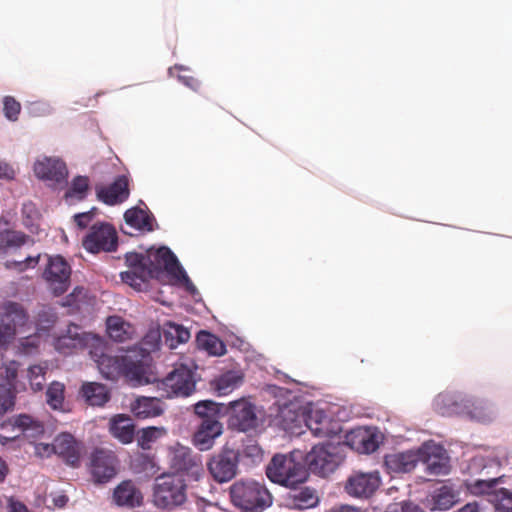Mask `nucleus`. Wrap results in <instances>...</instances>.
<instances>
[{
	"mask_svg": "<svg viewBox=\"0 0 512 512\" xmlns=\"http://www.w3.org/2000/svg\"><path fill=\"white\" fill-rule=\"evenodd\" d=\"M128 270L121 272V280L136 291H147L149 281L185 289L190 295L198 293L178 258H126Z\"/></svg>",
	"mask_w": 512,
	"mask_h": 512,
	"instance_id": "f257e3e1",
	"label": "nucleus"
},
{
	"mask_svg": "<svg viewBox=\"0 0 512 512\" xmlns=\"http://www.w3.org/2000/svg\"><path fill=\"white\" fill-rule=\"evenodd\" d=\"M90 355L96 362L102 376L108 380H118L124 377L130 382L142 384L148 382L147 374L152 357L148 349L135 346L121 355L104 353V343L98 338L90 350Z\"/></svg>",
	"mask_w": 512,
	"mask_h": 512,
	"instance_id": "f03ea898",
	"label": "nucleus"
},
{
	"mask_svg": "<svg viewBox=\"0 0 512 512\" xmlns=\"http://www.w3.org/2000/svg\"><path fill=\"white\" fill-rule=\"evenodd\" d=\"M232 504L242 512H263L270 507L273 497L263 483L240 479L229 488Z\"/></svg>",
	"mask_w": 512,
	"mask_h": 512,
	"instance_id": "7ed1b4c3",
	"label": "nucleus"
},
{
	"mask_svg": "<svg viewBox=\"0 0 512 512\" xmlns=\"http://www.w3.org/2000/svg\"><path fill=\"white\" fill-rule=\"evenodd\" d=\"M187 500V484L179 474L164 473L155 479L152 501L160 509L172 510Z\"/></svg>",
	"mask_w": 512,
	"mask_h": 512,
	"instance_id": "20e7f679",
	"label": "nucleus"
},
{
	"mask_svg": "<svg viewBox=\"0 0 512 512\" xmlns=\"http://www.w3.org/2000/svg\"><path fill=\"white\" fill-rule=\"evenodd\" d=\"M266 475L273 483L292 488L307 480L308 471L293 454H276L266 467Z\"/></svg>",
	"mask_w": 512,
	"mask_h": 512,
	"instance_id": "39448f33",
	"label": "nucleus"
},
{
	"mask_svg": "<svg viewBox=\"0 0 512 512\" xmlns=\"http://www.w3.org/2000/svg\"><path fill=\"white\" fill-rule=\"evenodd\" d=\"M196 365L179 364L158 384L162 397H187L195 391Z\"/></svg>",
	"mask_w": 512,
	"mask_h": 512,
	"instance_id": "423d86ee",
	"label": "nucleus"
},
{
	"mask_svg": "<svg viewBox=\"0 0 512 512\" xmlns=\"http://www.w3.org/2000/svg\"><path fill=\"white\" fill-rule=\"evenodd\" d=\"M119 244L115 226L106 221L93 223L82 238V246L87 253H114Z\"/></svg>",
	"mask_w": 512,
	"mask_h": 512,
	"instance_id": "0eeeda50",
	"label": "nucleus"
},
{
	"mask_svg": "<svg viewBox=\"0 0 512 512\" xmlns=\"http://www.w3.org/2000/svg\"><path fill=\"white\" fill-rule=\"evenodd\" d=\"M34 176L48 188L56 191L68 185V168L57 156H38L32 166Z\"/></svg>",
	"mask_w": 512,
	"mask_h": 512,
	"instance_id": "6e6552de",
	"label": "nucleus"
},
{
	"mask_svg": "<svg viewBox=\"0 0 512 512\" xmlns=\"http://www.w3.org/2000/svg\"><path fill=\"white\" fill-rule=\"evenodd\" d=\"M171 452V468L174 470L172 474H179L189 481H199L204 477L205 470L201 455L179 443L171 447Z\"/></svg>",
	"mask_w": 512,
	"mask_h": 512,
	"instance_id": "1a4fd4ad",
	"label": "nucleus"
},
{
	"mask_svg": "<svg viewBox=\"0 0 512 512\" xmlns=\"http://www.w3.org/2000/svg\"><path fill=\"white\" fill-rule=\"evenodd\" d=\"M28 321L24 307L13 301H6L0 307V349L6 348L15 338L17 328Z\"/></svg>",
	"mask_w": 512,
	"mask_h": 512,
	"instance_id": "9d476101",
	"label": "nucleus"
},
{
	"mask_svg": "<svg viewBox=\"0 0 512 512\" xmlns=\"http://www.w3.org/2000/svg\"><path fill=\"white\" fill-rule=\"evenodd\" d=\"M308 468L315 474L326 477L333 473L343 461L338 446L315 445L305 457Z\"/></svg>",
	"mask_w": 512,
	"mask_h": 512,
	"instance_id": "9b49d317",
	"label": "nucleus"
},
{
	"mask_svg": "<svg viewBox=\"0 0 512 512\" xmlns=\"http://www.w3.org/2000/svg\"><path fill=\"white\" fill-rule=\"evenodd\" d=\"M239 462V450L226 444L218 453L211 456L207 462V468L216 482L225 483L237 475Z\"/></svg>",
	"mask_w": 512,
	"mask_h": 512,
	"instance_id": "f8f14e48",
	"label": "nucleus"
},
{
	"mask_svg": "<svg viewBox=\"0 0 512 512\" xmlns=\"http://www.w3.org/2000/svg\"><path fill=\"white\" fill-rule=\"evenodd\" d=\"M418 461L425 465L428 475H448L451 470L450 458L442 445L433 441L425 442L418 448Z\"/></svg>",
	"mask_w": 512,
	"mask_h": 512,
	"instance_id": "ddd939ff",
	"label": "nucleus"
},
{
	"mask_svg": "<svg viewBox=\"0 0 512 512\" xmlns=\"http://www.w3.org/2000/svg\"><path fill=\"white\" fill-rule=\"evenodd\" d=\"M228 425L239 432H248L257 428L258 417L256 407L248 400L241 398L229 403L227 407Z\"/></svg>",
	"mask_w": 512,
	"mask_h": 512,
	"instance_id": "4468645a",
	"label": "nucleus"
},
{
	"mask_svg": "<svg viewBox=\"0 0 512 512\" xmlns=\"http://www.w3.org/2000/svg\"><path fill=\"white\" fill-rule=\"evenodd\" d=\"M458 502V492L448 482H435L431 490L422 500L425 508L430 511H447Z\"/></svg>",
	"mask_w": 512,
	"mask_h": 512,
	"instance_id": "2eb2a0df",
	"label": "nucleus"
},
{
	"mask_svg": "<svg viewBox=\"0 0 512 512\" xmlns=\"http://www.w3.org/2000/svg\"><path fill=\"white\" fill-rule=\"evenodd\" d=\"M95 339L98 337L82 331L80 326L71 323L64 333L54 338L53 345L58 352L70 354L74 350L90 345L91 342V346L94 347Z\"/></svg>",
	"mask_w": 512,
	"mask_h": 512,
	"instance_id": "dca6fc26",
	"label": "nucleus"
},
{
	"mask_svg": "<svg viewBox=\"0 0 512 512\" xmlns=\"http://www.w3.org/2000/svg\"><path fill=\"white\" fill-rule=\"evenodd\" d=\"M381 484L379 472H354L346 481L345 491L357 498H369Z\"/></svg>",
	"mask_w": 512,
	"mask_h": 512,
	"instance_id": "f3484780",
	"label": "nucleus"
},
{
	"mask_svg": "<svg viewBox=\"0 0 512 512\" xmlns=\"http://www.w3.org/2000/svg\"><path fill=\"white\" fill-rule=\"evenodd\" d=\"M44 277L56 296L65 293L70 284L71 267L65 258H48Z\"/></svg>",
	"mask_w": 512,
	"mask_h": 512,
	"instance_id": "a211bd4d",
	"label": "nucleus"
},
{
	"mask_svg": "<svg viewBox=\"0 0 512 512\" xmlns=\"http://www.w3.org/2000/svg\"><path fill=\"white\" fill-rule=\"evenodd\" d=\"M117 459L109 451L95 450L91 455L90 472L96 483H107L116 475Z\"/></svg>",
	"mask_w": 512,
	"mask_h": 512,
	"instance_id": "6ab92c4d",
	"label": "nucleus"
},
{
	"mask_svg": "<svg viewBox=\"0 0 512 512\" xmlns=\"http://www.w3.org/2000/svg\"><path fill=\"white\" fill-rule=\"evenodd\" d=\"M222 434L223 424L219 419L201 420L192 436V444L200 451H208Z\"/></svg>",
	"mask_w": 512,
	"mask_h": 512,
	"instance_id": "aec40b11",
	"label": "nucleus"
},
{
	"mask_svg": "<svg viewBox=\"0 0 512 512\" xmlns=\"http://www.w3.org/2000/svg\"><path fill=\"white\" fill-rule=\"evenodd\" d=\"M305 422L308 429L316 437L331 438L338 435L342 430L340 423L327 416L322 410L311 411Z\"/></svg>",
	"mask_w": 512,
	"mask_h": 512,
	"instance_id": "412c9836",
	"label": "nucleus"
},
{
	"mask_svg": "<svg viewBox=\"0 0 512 512\" xmlns=\"http://www.w3.org/2000/svg\"><path fill=\"white\" fill-rule=\"evenodd\" d=\"M124 221L130 228L142 233L152 232L156 226L155 217L142 201L125 211Z\"/></svg>",
	"mask_w": 512,
	"mask_h": 512,
	"instance_id": "4be33fe9",
	"label": "nucleus"
},
{
	"mask_svg": "<svg viewBox=\"0 0 512 512\" xmlns=\"http://www.w3.org/2000/svg\"><path fill=\"white\" fill-rule=\"evenodd\" d=\"M54 453L61 457L67 464L76 467L81 456V443L70 433H61L53 440Z\"/></svg>",
	"mask_w": 512,
	"mask_h": 512,
	"instance_id": "5701e85b",
	"label": "nucleus"
},
{
	"mask_svg": "<svg viewBox=\"0 0 512 512\" xmlns=\"http://www.w3.org/2000/svg\"><path fill=\"white\" fill-rule=\"evenodd\" d=\"M128 186V177L126 175H120L111 185L98 188L97 196L100 201L107 205H116L128 199L130 195Z\"/></svg>",
	"mask_w": 512,
	"mask_h": 512,
	"instance_id": "b1692460",
	"label": "nucleus"
},
{
	"mask_svg": "<svg viewBox=\"0 0 512 512\" xmlns=\"http://www.w3.org/2000/svg\"><path fill=\"white\" fill-rule=\"evenodd\" d=\"M346 443L359 453L369 454L379 446L378 436L368 429L357 428L346 435Z\"/></svg>",
	"mask_w": 512,
	"mask_h": 512,
	"instance_id": "393cba45",
	"label": "nucleus"
},
{
	"mask_svg": "<svg viewBox=\"0 0 512 512\" xmlns=\"http://www.w3.org/2000/svg\"><path fill=\"white\" fill-rule=\"evenodd\" d=\"M463 409V413H466L471 419L484 424L491 423L497 417L494 405L482 399H466Z\"/></svg>",
	"mask_w": 512,
	"mask_h": 512,
	"instance_id": "a878e982",
	"label": "nucleus"
},
{
	"mask_svg": "<svg viewBox=\"0 0 512 512\" xmlns=\"http://www.w3.org/2000/svg\"><path fill=\"white\" fill-rule=\"evenodd\" d=\"M133 415L140 420L155 418L163 414L162 401L157 397L140 396L130 405Z\"/></svg>",
	"mask_w": 512,
	"mask_h": 512,
	"instance_id": "bb28decb",
	"label": "nucleus"
},
{
	"mask_svg": "<svg viewBox=\"0 0 512 512\" xmlns=\"http://www.w3.org/2000/svg\"><path fill=\"white\" fill-rule=\"evenodd\" d=\"M384 463L389 473L402 474L411 472L416 467V452L409 450L388 454L384 458Z\"/></svg>",
	"mask_w": 512,
	"mask_h": 512,
	"instance_id": "cd10ccee",
	"label": "nucleus"
},
{
	"mask_svg": "<svg viewBox=\"0 0 512 512\" xmlns=\"http://www.w3.org/2000/svg\"><path fill=\"white\" fill-rule=\"evenodd\" d=\"M113 498L118 506L136 507L142 504V494L133 481H122L115 489Z\"/></svg>",
	"mask_w": 512,
	"mask_h": 512,
	"instance_id": "c85d7f7f",
	"label": "nucleus"
},
{
	"mask_svg": "<svg viewBox=\"0 0 512 512\" xmlns=\"http://www.w3.org/2000/svg\"><path fill=\"white\" fill-rule=\"evenodd\" d=\"M13 429H17L21 434L28 438H38L44 434L43 423L29 415V414H18L9 419L8 422Z\"/></svg>",
	"mask_w": 512,
	"mask_h": 512,
	"instance_id": "c756f323",
	"label": "nucleus"
},
{
	"mask_svg": "<svg viewBox=\"0 0 512 512\" xmlns=\"http://www.w3.org/2000/svg\"><path fill=\"white\" fill-rule=\"evenodd\" d=\"M106 331L115 342H125L132 339L135 329L122 317L113 315L106 319Z\"/></svg>",
	"mask_w": 512,
	"mask_h": 512,
	"instance_id": "7c9ffc66",
	"label": "nucleus"
},
{
	"mask_svg": "<svg viewBox=\"0 0 512 512\" xmlns=\"http://www.w3.org/2000/svg\"><path fill=\"white\" fill-rule=\"evenodd\" d=\"M110 432L119 441L128 444L134 439L135 427L129 416L117 414L110 420Z\"/></svg>",
	"mask_w": 512,
	"mask_h": 512,
	"instance_id": "2f4dec72",
	"label": "nucleus"
},
{
	"mask_svg": "<svg viewBox=\"0 0 512 512\" xmlns=\"http://www.w3.org/2000/svg\"><path fill=\"white\" fill-rule=\"evenodd\" d=\"M81 396L91 406H104L110 400L107 387L97 382H87L81 386Z\"/></svg>",
	"mask_w": 512,
	"mask_h": 512,
	"instance_id": "473e14b6",
	"label": "nucleus"
},
{
	"mask_svg": "<svg viewBox=\"0 0 512 512\" xmlns=\"http://www.w3.org/2000/svg\"><path fill=\"white\" fill-rule=\"evenodd\" d=\"M32 244L33 240L21 231L0 232V253L16 252L19 248Z\"/></svg>",
	"mask_w": 512,
	"mask_h": 512,
	"instance_id": "72a5a7b5",
	"label": "nucleus"
},
{
	"mask_svg": "<svg viewBox=\"0 0 512 512\" xmlns=\"http://www.w3.org/2000/svg\"><path fill=\"white\" fill-rule=\"evenodd\" d=\"M466 399L459 394L441 393L435 399V406L437 411L442 415H452L463 413V404Z\"/></svg>",
	"mask_w": 512,
	"mask_h": 512,
	"instance_id": "f704fd0d",
	"label": "nucleus"
},
{
	"mask_svg": "<svg viewBox=\"0 0 512 512\" xmlns=\"http://www.w3.org/2000/svg\"><path fill=\"white\" fill-rule=\"evenodd\" d=\"M89 192V178L87 176H76L68 185L65 193L64 200L68 205H74L83 201Z\"/></svg>",
	"mask_w": 512,
	"mask_h": 512,
	"instance_id": "c9c22d12",
	"label": "nucleus"
},
{
	"mask_svg": "<svg viewBox=\"0 0 512 512\" xmlns=\"http://www.w3.org/2000/svg\"><path fill=\"white\" fill-rule=\"evenodd\" d=\"M242 382L243 373L241 371L229 370L215 378L212 386L219 395H227Z\"/></svg>",
	"mask_w": 512,
	"mask_h": 512,
	"instance_id": "e433bc0d",
	"label": "nucleus"
},
{
	"mask_svg": "<svg viewBox=\"0 0 512 512\" xmlns=\"http://www.w3.org/2000/svg\"><path fill=\"white\" fill-rule=\"evenodd\" d=\"M291 498L294 507L300 510L316 506L319 500L315 490L309 487L294 490Z\"/></svg>",
	"mask_w": 512,
	"mask_h": 512,
	"instance_id": "4c0bfd02",
	"label": "nucleus"
},
{
	"mask_svg": "<svg viewBox=\"0 0 512 512\" xmlns=\"http://www.w3.org/2000/svg\"><path fill=\"white\" fill-rule=\"evenodd\" d=\"M65 385L61 382H52L46 391V402L53 410L64 411Z\"/></svg>",
	"mask_w": 512,
	"mask_h": 512,
	"instance_id": "58836bf2",
	"label": "nucleus"
},
{
	"mask_svg": "<svg viewBox=\"0 0 512 512\" xmlns=\"http://www.w3.org/2000/svg\"><path fill=\"white\" fill-rule=\"evenodd\" d=\"M197 341L210 355L221 356L226 352L224 343L211 333L202 332L198 335Z\"/></svg>",
	"mask_w": 512,
	"mask_h": 512,
	"instance_id": "ea45409f",
	"label": "nucleus"
},
{
	"mask_svg": "<svg viewBox=\"0 0 512 512\" xmlns=\"http://www.w3.org/2000/svg\"><path fill=\"white\" fill-rule=\"evenodd\" d=\"M490 503L496 512H512V489L499 488L491 494Z\"/></svg>",
	"mask_w": 512,
	"mask_h": 512,
	"instance_id": "a19ab883",
	"label": "nucleus"
},
{
	"mask_svg": "<svg viewBox=\"0 0 512 512\" xmlns=\"http://www.w3.org/2000/svg\"><path fill=\"white\" fill-rule=\"evenodd\" d=\"M499 482L498 478H493L489 480L477 479L473 481H466L465 486L466 489L472 494L476 496L480 495H488L489 500L491 499V494L497 490L495 487Z\"/></svg>",
	"mask_w": 512,
	"mask_h": 512,
	"instance_id": "79ce46f5",
	"label": "nucleus"
},
{
	"mask_svg": "<svg viewBox=\"0 0 512 512\" xmlns=\"http://www.w3.org/2000/svg\"><path fill=\"white\" fill-rule=\"evenodd\" d=\"M194 412L201 420L219 419L221 405L212 400L199 401L194 405Z\"/></svg>",
	"mask_w": 512,
	"mask_h": 512,
	"instance_id": "37998d69",
	"label": "nucleus"
},
{
	"mask_svg": "<svg viewBox=\"0 0 512 512\" xmlns=\"http://www.w3.org/2000/svg\"><path fill=\"white\" fill-rule=\"evenodd\" d=\"M165 434L164 428L159 427H147L141 430L138 435L137 442L138 445L143 450L151 449L152 443H154L158 438Z\"/></svg>",
	"mask_w": 512,
	"mask_h": 512,
	"instance_id": "c03bdc74",
	"label": "nucleus"
},
{
	"mask_svg": "<svg viewBox=\"0 0 512 512\" xmlns=\"http://www.w3.org/2000/svg\"><path fill=\"white\" fill-rule=\"evenodd\" d=\"M239 453L240 459L246 460L249 465H256L263 459L262 448L252 440H249Z\"/></svg>",
	"mask_w": 512,
	"mask_h": 512,
	"instance_id": "a18cd8bd",
	"label": "nucleus"
},
{
	"mask_svg": "<svg viewBox=\"0 0 512 512\" xmlns=\"http://www.w3.org/2000/svg\"><path fill=\"white\" fill-rule=\"evenodd\" d=\"M169 75L171 77H177L178 80L188 88L196 91L200 87V83L193 76L188 75L189 69L182 65H175L174 67L169 68Z\"/></svg>",
	"mask_w": 512,
	"mask_h": 512,
	"instance_id": "49530a36",
	"label": "nucleus"
},
{
	"mask_svg": "<svg viewBox=\"0 0 512 512\" xmlns=\"http://www.w3.org/2000/svg\"><path fill=\"white\" fill-rule=\"evenodd\" d=\"M41 335L39 332L23 337L19 340L17 350L23 355H34L39 352Z\"/></svg>",
	"mask_w": 512,
	"mask_h": 512,
	"instance_id": "de8ad7c7",
	"label": "nucleus"
},
{
	"mask_svg": "<svg viewBox=\"0 0 512 512\" xmlns=\"http://www.w3.org/2000/svg\"><path fill=\"white\" fill-rule=\"evenodd\" d=\"M46 368L41 365H32L28 368L27 377L30 382L31 389L34 392L41 391L45 383Z\"/></svg>",
	"mask_w": 512,
	"mask_h": 512,
	"instance_id": "09e8293b",
	"label": "nucleus"
},
{
	"mask_svg": "<svg viewBox=\"0 0 512 512\" xmlns=\"http://www.w3.org/2000/svg\"><path fill=\"white\" fill-rule=\"evenodd\" d=\"M2 112L10 122H16L21 113V104L12 96H5L2 99Z\"/></svg>",
	"mask_w": 512,
	"mask_h": 512,
	"instance_id": "8fccbe9b",
	"label": "nucleus"
},
{
	"mask_svg": "<svg viewBox=\"0 0 512 512\" xmlns=\"http://www.w3.org/2000/svg\"><path fill=\"white\" fill-rule=\"evenodd\" d=\"M57 321V314L50 308L41 310L36 319L38 332L48 331Z\"/></svg>",
	"mask_w": 512,
	"mask_h": 512,
	"instance_id": "3c124183",
	"label": "nucleus"
},
{
	"mask_svg": "<svg viewBox=\"0 0 512 512\" xmlns=\"http://www.w3.org/2000/svg\"><path fill=\"white\" fill-rule=\"evenodd\" d=\"M95 212L96 208H92L86 212L76 213L73 215L72 220L78 229H89V227L94 223Z\"/></svg>",
	"mask_w": 512,
	"mask_h": 512,
	"instance_id": "603ef678",
	"label": "nucleus"
},
{
	"mask_svg": "<svg viewBox=\"0 0 512 512\" xmlns=\"http://www.w3.org/2000/svg\"><path fill=\"white\" fill-rule=\"evenodd\" d=\"M23 213L28 214L27 218L24 220V225L29 229V231L33 234H38L40 232V226L36 222L38 219V212L34 208L33 205H25L23 208Z\"/></svg>",
	"mask_w": 512,
	"mask_h": 512,
	"instance_id": "864d4df0",
	"label": "nucleus"
},
{
	"mask_svg": "<svg viewBox=\"0 0 512 512\" xmlns=\"http://www.w3.org/2000/svg\"><path fill=\"white\" fill-rule=\"evenodd\" d=\"M13 405L14 400L11 391L0 384V415L9 410Z\"/></svg>",
	"mask_w": 512,
	"mask_h": 512,
	"instance_id": "5fc2aeb1",
	"label": "nucleus"
},
{
	"mask_svg": "<svg viewBox=\"0 0 512 512\" xmlns=\"http://www.w3.org/2000/svg\"><path fill=\"white\" fill-rule=\"evenodd\" d=\"M40 258H24L23 261H7L5 266L7 268L17 269L19 272L26 270L27 268H34L39 263Z\"/></svg>",
	"mask_w": 512,
	"mask_h": 512,
	"instance_id": "6e6d98bb",
	"label": "nucleus"
},
{
	"mask_svg": "<svg viewBox=\"0 0 512 512\" xmlns=\"http://www.w3.org/2000/svg\"><path fill=\"white\" fill-rule=\"evenodd\" d=\"M146 256H176L173 251L165 245H151L145 249Z\"/></svg>",
	"mask_w": 512,
	"mask_h": 512,
	"instance_id": "4d7b16f0",
	"label": "nucleus"
},
{
	"mask_svg": "<svg viewBox=\"0 0 512 512\" xmlns=\"http://www.w3.org/2000/svg\"><path fill=\"white\" fill-rule=\"evenodd\" d=\"M16 171L12 165L0 160V179L13 180L15 178Z\"/></svg>",
	"mask_w": 512,
	"mask_h": 512,
	"instance_id": "13d9d810",
	"label": "nucleus"
},
{
	"mask_svg": "<svg viewBox=\"0 0 512 512\" xmlns=\"http://www.w3.org/2000/svg\"><path fill=\"white\" fill-rule=\"evenodd\" d=\"M7 508L8 512H30L24 503L12 497L8 500Z\"/></svg>",
	"mask_w": 512,
	"mask_h": 512,
	"instance_id": "bf43d9fd",
	"label": "nucleus"
},
{
	"mask_svg": "<svg viewBox=\"0 0 512 512\" xmlns=\"http://www.w3.org/2000/svg\"><path fill=\"white\" fill-rule=\"evenodd\" d=\"M387 512H416V505L412 502H402L390 507Z\"/></svg>",
	"mask_w": 512,
	"mask_h": 512,
	"instance_id": "052dcab7",
	"label": "nucleus"
},
{
	"mask_svg": "<svg viewBox=\"0 0 512 512\" xmlns=\"http://www.w3.org/2000/svg\"><path fill=\"white\" fill-rule=\"evenodd\" d=\"M52 447H53V443L52 444L40 443L36 446V451L40 455H43V454L50 455L51 453H54V449H52Z\"/></svg>",
	"mask_w": 512,
	"mask_h": 512,
	"instance_id": "680f3d73",
	"label": "nucleus"
},
{
	"mask_svg": "<svg viewBox=\"0 0 512 512\" xmlns=\"http://www.w3.org/2000/svg\"><path fill=\"white\" fill-rule=\"evenodd\" d=\"M457 512H481V509L477 502H469L460 508Z\"/></svg>",
	"mask_w": 512,
	"mask_h": 512,
	"instance_id": "e2e57ef3",
	"label": "nucleus"
},
{
	"mask_svg": "<svg viewBox=\"0 0 512 512\" xmlns=\"http://www.w3.org/2000/svg\"><path fill=\"white\" fill-rule=\"evenodd\" d=\"M68 502V497L66 495L60 494L53 497V504L55 507L63 508Z\"/></svg>",
	"mask_w": 512,
	"mask_h": 512,
	"instance_id": "0e129e2a",
	"label": "nucleus"
},
{
	"mask_svg": "<svg viewBox=\"0 0 512 512\" xmlns=\"http://www.w3.org/2000/svg\"><path fill=\"white\" fill-rule=\"evenodd\" d=\"M6 373L7 379L9 381H13L17 377V367L15 366V363H12L9 367H7Z\"/></svg>",
	"mask_w": 512,
	"mask_h": 512,
	"instance_id": "69168bd1",
	"label": "nucleus"
},
{
	"mask_svg": "<svg viewBox=\"0 0 512 512\" xmlns=\"http://www.w3.org/2000/svg\"><path fill=\"white\" fill-rule=\"evenodd\" d=\"M8 473V466L6 462L0 458V482H3Z\"/></svg>",
	"mask_w": 512,
	"mask_h": 512,
	"instance_id": "338daca9",
	"label": "nucleus"
},
{
	"mask_svg": "<svg viewBox=\"0 0 512 512\" xmlns=\"http://www.w3.org/2000/svg\"><path fill=\"white\" fill-rule=\"evenodd\" d=\"M334 512H363L360 508L349 505H343L337 508Z\"/></svg>",
	"mask_w": 512,
	"mask_h": 512,
	"instance_id": "774afa93",
	"label": "nucleus"
}]
</instances>
